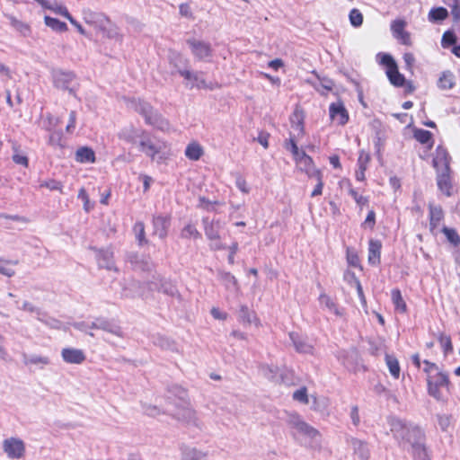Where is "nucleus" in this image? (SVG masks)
I'll return each instance as SVG.
<instances>
[{"instance_id": "2f4dec72", "label": "nucleus", "mask_w": 460, "mask_h": 460, "mask_svg": "<svg viewBox=\"0 0 460 460\" xmlns=\"http://www.w3.org/2000/svg\"><path fill=\"white\" fill-rule=\"evenodd\" d=\"M75 160L78 163H94L95 154L93 150L88 146H82L75 152Z\"/></svg>"}, {"instance_id": "bf43d9fd", "label": "nucleus", "mask_w": 460, "mask_h": 460, "mask_svg": "<svg viewBox=\"0 0 460 460\" xmlns=\"http://www.w3.org/2000/svg\"><path fill=\"white\" fill-rule=\"evenodd\" d=\"M380 56V64L386 66L387 70L393 68V66H396V63L393 57L389 54H378Z\"/></svg>"}, {"instance_id": "6e6d98bb", "label": "nucleus", "mask_w": 460, "mask_h": 460, "mask_svg": "<svg viewBox=\"0 0 460 460\" xmlns=\"http://www.w3.org/2000/svg\"><path fill=\"white\" fill-rule=\"evenodd\" d=\"M10 261L0 259V274L9 278L13 277L15 274V271L10 267Z\"/></svg>"}, {"instance_id": "a878e982", "label": "nucleus", "mask_w": 460, "mask_h": 460, "mask_svg": "<svg viewBox=\"0 0 460 460\" xmlns=\"http://www.w3.org/2000/svg\"><path fill=\"white\" fill-rule=\"evenodd\" d=\"M181 460H208V453L196 447L183 446L181 447Z\"/></svg>"}, {"instance_id": "79ce46f5", "label": "nucleus", "mask_w": 460, "mask_h": 460, "mask_svg": "<svg viewBox=\"0 0 460 460\" xmlns=\"http://www.w3.org/2000/svg\"><path fill=\"white\" fill-rule=\"evenodd\" d=\"M220 280L224 283L226 288L229 290H236L237 289V280L234 276H233L229 272H220L219 273Z\"/></svg>"}, {"instance_id": "c756f323", "label": "nucleus", "mask_w": 460, "mask_h": 460, "mask_svg": "<svg viewBox=\"0 0 460 460\" xmlns=\"http://www.w3.org/2000/svg\"><path fill=\"white\" fill-rule=\"evenodd\" d=\"M238 319L243 324L254 323L256 326L260 325L255 313L251 311L246 305H241L238 311Z\"/></svg>"}, {"instance_id": "69168bd1", "label": "nucleus", "mask_w": 460, "mask_h": 460, "mask_svg": "<svg viewBox=\"0 0 460 460\" xmlns=\"http://www.w3.org/2000/svg\"><path fill=\"white\" fill-rule=\"evenodd\" d=\"M349 193L354 199V200L358 206L362 207L367 204L368 199L366 197L358 194V192L354 189L350 188Z\"/></svg>"}, {"instance_id": "de8ad7c7", "label": "nucleus", "mask_w": 460, "mask_h": 460, "mask_svg": "<svg viewBox=\"0 0 460 460\" xmlns=\"http://www.w3.org/2000/svg\"><path fill=\"white\" fill-rule=\"evenodd\" d=\"M133 231L136 234V238L138 242L139 245H142L144 243H147V240L146 239V233H145V225L143 222H137L134 225Z\"/></svg>"}, {"instance_id": "7ed1b4c3", "label": "nucleus", "mask_w": 460, "mask_h": 460, "mask_svg": "<svg viewBox=\"0 0 460 460\" xmlns=\"http://www.w3.org/2000/svg\"><path fill=\"white\" fill-rule=\"evenodd\" d=\"M284 420L288 426L295 430V433L292 434L293 436L297 433L303 437L314 439L320 435L317 429L306 423L302 417L296 412H286Z\"/></svg>"}, {"instance_id": "393cba45", "label": "nucleus", "mask_w": 460, "mask_h": 460, "mask_svg": "<svg viewBox=\"0 0 460 460\" xmlns=\"http://www.w3.org/2000/svg\"><path fill=\"white\" fill-rule=\"evenodd\" d=\"M429 229L433 233L444 218V211L440 206L429 205Z\"/></svg>"}, {"instance_id": "4468645a", "label": "nucleus", "mask_w": 460, "mask_h": 460, "mask_svg": "<svg viewBox=\"0 0 460 460\" xmlns=\"http://www.w3.org/2000/svg\"><path fill=\"white\" fill-rule=\"evenodd\" d=\"M304 113L302 111L296 109L290 116L291 130L289 136L302 137L305 134L304 128Z\"/></svg>"}, {"instance_id": "4d7b16f0", "label": "nucleus", "mask_w": 460, "mask_h": 460, "mask_svg": "<svg viewBox=\"0 0 460 460\" xmlns=\"http://www.w3.org/2000/svg\"><path fill=\"white\" fill-rule=\"evenodd\" d=\"M294 400L300 402L302 403L307 404L308 403V396H307V390L305 387H302L298 390H296L293 394Z\"/></svg>"}, {"instance_id": "aec40b11", "label": "nucleus", "mask_w": 460, "mask_h": 460, "mask_svg": "<svg viewBox=\"0 0 460 460\" xmlns=\"http://www.w3.org/2000/svg\"><path fill=\"white\" fill-rule=\"evenodd\" d=\"M128 106L135 111L141 114L145 118L146 122L147 121V118H150L155 112L150 103L140 99H132L129 101Z\"/></svg>"}, {"instance_id": "0eeeda50", "label": "nucleus", "mask_w": 460, "mask_h": 460, "mask_svg": "<svg viewBox=\"0 0 460 460\" xmlns=\"http://www.w3.org/2000/svg\"><path fill=\"white\" fill-rule=\"evenodd\" d=\"M429 394L437 400H442V389H447L448 377L446 374L438 372L434 376H427Z\"/></svg>"}, {"instance_id": "58836bf2", "label": "nucleus", "mask_w": 460, "mask_h": 460, "mask_svg": "<svg viewBox=\"0 0 460 460\" xmlns=\"http://www.w3.org/2000/svg\"><path fill=\"white\" fill-rule=\"evenodd\" d=\"M386 75L390 83L397 87H401L404 84L405 78L404 76L398 71V67L393 66L390 70H386Z\"/></svg>"}, {"instance_id": "9d476101", "label": "nucleus", "mask_w": 460, "mask_h": 460, "mask_svg": "<svg viewBox=\"0 0 460 460\" xmlns=\"http://www.w3.org/2000/svg\"><path fill=\"white\" fill-rule=\"evenodd\" d=\"M288 335L296 352L309 355L314 354V346L306 336L296 332H291Z\"/></svg>"}, {"instance_id": "cd10ccee", "label": "nucleus", "mask_w": 460, "mask_h": 460, "mask_svg": "<svg viewBox=\"0 0 460 460\" xmlns=\"http://www.w3.org/2000/svg\"><path fill=\"white\" fill-rule=\"evenodd\" d=\"M381 242L378 240H370L368 244V262L372 265L380 263Z\"/></svg>"}, {"instance_id": "a211bd4d", "label": "nucleus", "mask_w": 460, "mask_h": 460, "mask_svg": "<svg viewBox=\"0 0 460 460\" xmlns=\"http://www.w3.org/2000/svg\"><path fill=\"white\" fill-rule=\"evenodd\" d=\"M318 300L321 307L324 310H327L329 313L333 314L337 317H343L345 315V309L341 307L331 296L325 293H322Z\"/></svg>"}, {"instance_id": "c03bdc74", "label": "nucleus", "mask_w": 460, "mask_h": 460, "mask_svg": "<svg viewBox=\"0 0 460 460\" xmlns=\"http://www.w3.org/2000/svg\"><path fill=\"white\" fill-rule=\"evenodd\" d=\"M447 15V10L444 7L432 8L429 13V19L431 22L443 21Z\"/></svg>"}, {"instance_id": "f03ea898", "label": "nucleus", "mask_w": 460, "mask_h": 460, "mask_svg": "<svg viewBox=\"0 0 460 460\" xmlns=\"http://www.w3.org/2000/svg\"><path fill=\"white\" fill-rule=\"evenodd\" d=\"M180 403L177 404L172 416L179 421L183 422L187 426H192L199 429H202V422L197 416V412L191 408L187 401V393L183 389H179Z\"/></svg>"}, {"instance_id": "13d9d810", "label": "nucleus", "mask_w": 460, "mask_h": 460, "mask_svg": "<svg viewBox=\"0 0 460 460\" xmlns=\"http://www.w3.org/2000/svg\"><path fill=\"white\" fill-rule=\"evenodd\" d=\"M19 309L29 312V313H34L37 316L41 314L40 308L35 306L33 304H31L29 301H23L21 306H18Z\"/></svg>"}, {"instance_id": "72a5a7b5", "label": "nucleus", "mask_w": 460, "mask_h": 460, "mask_svg": "<svg viewBox=\"0 0 460 460\" xmlns=\"http://www.w3.org/2000/svg\"><path fill=\"white\" fill-rule=\"evenodd\" d=\"M203 154V147L198 142L190 143L185 149L186 157L191 161H198Z\"/></svg>"}, {"instance_id": "b1692460", "label": "nucleus", "mask_w": 460, "mask_h": 460, "mask_svg": "<svg viewBox=\"0 0 460 460\" xmlns=\"http://www.w3.org/2000/svg\"><path fill=\"white\" fill-rule=\"evenodd\" d=\"M145 130L137 129L133 127L125 128L119 133V138L128 143L135 144L137 139H141Z\"/></svg>"}, {"instance_id": "473e14b6", "label": "nucleus", "mask_w": 460, "mask_h": 460, "mask_svg": "<svg viewBox=\"0 0 460 460\" xmlns=\"http://www.w3.org/2000/svg\"><path fill=\"white\" fill-rule=\"evenodd\" d=\"M146 123L155 127L162 131H167L170 128L169 122L156 111H155L150 118H147V121Z\"/></svg>"}, {"instance_id": "7c9ffc66", "label": "nucleus", "mask_w": 460, "mask_h": 460, "mask_svg": "<svg viewBox=\"0 0 460 460\" xmlns=\"http://www.w3.org/2000/svg\"><path fill=\"white\" fill-rule=\"evenodd\" d=\"M157 288L158 291L163 292L164 294L170 296H178L180 297L178 289L176 286L170 280L161 279H159V284L153 283Z\"/></svg>"}, {"instance_id": "5701e85b", "label": "nucleus", "mask_w": 460, "mask_h": 460, "mask_svg": "<svg viewBox=\"0 0 460 460\" xmlns=\"http://www.w3.org/2000/svg\"><path fill=\"white\" fill-rule=\"evenodd\" d=\"M22 359L25 366H37L40 369L50 364L49 357L38 354L27 355L23 353Z\"/></svg>"}, {"instance_id": "052dcab7", "label": "nucleus", "mask_w": 460, "mask_h": 460, "mask_svg": "<svg viewBox=\"0 0 460 460\" xmlns=\"http://www.w3.org/2000/svg\"><path fill=\"white\" fill-rule=\"evenodd\" d=\"M456 41V37L454 32L447 31L442 36V45L443 47H448L455 44Z\"/></svg>"}, {"instance_id": "e2e57ef3", "label": "nucleus", "mask_w": 460, "mask_h": 460, "mask_svg": "<svg viewBox=\"0 0 460 460\" xmlns=\"http://www.w3.org/2000/svg\"><path fill=\"white\" fill-rule=\"evenodd\" d=\"M317 181V184L314 190L311 193V197H316L323 193V175L322 173H318V175H314V177Z\"/></svg>"}, {"instance_id": "8fccbe9b", "label": "nucleus", "mask_w": 460, "mask_h": 460, "mask_svg": "<svg viewBox=\"0 0 460 460\" xmlns=\"http://www.w3.org/2000/svg\"><path fill=\"white\" fill-rule=\"evenodd\" d=\"M300 137H296L294 136H289V139L286 141L285 146L288 150H289L294 158L301 154L302 151H299L298 146L296 145V141L299 140Z\"/></svg>"}, {"instance_id": "4c0bfd02", "label": "nucleus", "mask_w": 460, "mask_h": 460, "mask_svg": "<svg viewBox=\"0 0 460 460\" xmlns=\"http://www.w3.org/2000/svg\"><path fill=\"white\" fill-rule=\"evenodd\" d=\"M37 320L51 329L61 330L63 328V323L61 321L48 315L44 312H41V314L37 316Z\"/></svg>"}, {"instance_id": "2eb2a0df", "label": "nucleus", "mask_w": 460, "mask_h": 460, "mask_svg": "<svg viewBox=\"0 0 460 460\" xmlns=\"http://www.w3.org/2000/svg\"><path fill=\"white\" fill-rule=\"evenodd\" d=\"M170 225V217L162 215L155 216L153 217V234L157 235L160 239H164L167 236Z\"/></svg>"}, {"instance_id": "c85d7f7f", "label": "nucleus", "mask_w": 460, "mask_h": 460, "mask_svg": "<svg viewBox=\"0 0 460 460\" xmlns=\"http://www.w3.org/2000/svg\"><path fill=\"white\" fill-rule=\"evenodd\" d=\"M142 287L140 282L137 280L128 281L123 288L122 296L128 298L136 296H143Z\"/></svg>"}, {"instance_id": "f257e3e1", "label": "nucleus", "mask_w": 460, "mask_h": 460, "mask_svg": "<svg viewBox=\"0 0 460 460\" xmlns=\"http://www.w3.org/2000/svg\"><path fill=\"white\" fill-rule=\"evenodd\" d=\"M388 423L391 433L401 447L411 449L414 458L426 460L424 434L418 426L396 417L389 418Z\"/></svg>"}, {"instance_id": "4be33fe9", "label": "nucleus", "mask_w": 460, "mask_h": 460, "mask_svg": "<svg viewBox=\"0 0 460 460\" xmlns=\"http://www.w3.org/2000/svg\"><path fill=\"white\" fill-rule=\"evenodd\" d=\"M97 330H102L120 338L124 336L120 326L102 317L97 318Z\"/></svg>"}, {"instance_id": "412c9836", "label": "nucleus", "mask_w": 460, "mask_h": 460, "mask_svg": "<svg viewBox=\"0 0 460 460\" xmlns=\"http://www.w3.org/2000/svg\"><path fill=\"white\" fill-rule=\"evenodd\" d=\"M202 223L204 226V232L208 240L219 239L220 238V229L221 223L217 221H209L208 217H204L202 219Z\"/></svg>"}, {"instance_id": "680f3d73", "label": "nucleus", "mask_w": 460, "mask_h": 460, "mask_svg": "<svg viewBox=\"0 0 460 460\" xmlns=\"http://www.w3.org/2000/svg\"><path fill=\"white\" fill-rule=\"evenodd\" d=\"M370 161V156L368 153L365 151H360L358 159V166L359 169L367 170V164Z\"/></svg>"}, {"instance_id": "1a4fd4ad", "label": "nucleus", "mask_w": 460, "mask_h": 460, "mask_svg": "<svg viewBox=\"0 0 460 460\" xmlns=\"http://www.w3.org/2000/svg\"><path fill=\"white\" fill-rule=\"evenodd\" d=\"M2 447L10 459H22L25 456V443L21 438L14 437L5 438Z\"/></svg>"}, {"instance_id": "ea45409f", "label": "nucleus", "mask_w": 460, "mask_h": 460, "mask_svg": "<svg viewBox=\"0 0 460 460\" xmlns=\"http://www.w3.org/2000/svg\"><path fill=\"white\" fill-rule=\"evenodd\" d=\"M391 297L395 310L400 313H405L407 305L402 296L401 291L397 288L393 289L391 292Z\"/></svg>"}, {"instance_id": "f3484780", "label": "nucleus", "mask_w": 460, "mask_h": 460, "mask_svg": "<svg viewBox=\"0 0 460 460\" xmlns=\"http://www.w3.org/2000/svg\"><path fill=\"white\" fill-rule=\"evenodd\" d=\"M61 358L67 364L79 365L85 361L86 356L83 349L75 348H64Z\"/></svg>"}, {"instance_id": "e433bc0d", "label": "nucleus", "mask_w": 460, "mask_h": 460, "mask_svg": "<svg viewBox=\"0 0 460 460\" xmlns=\"http://www.w3.org/2000/svg\"><path fill=\"white\" fill-rule=\"evenodd\" d=\"M39 3L43 8L53 11L57 14H60L68 20V17L71 16L66 7L58 4H50L46 0H35Z\"/></svg>"}, {"instance_id": "6e6552de", "label": "nucleus", "mask_w": 460, "mask_h": 460, "mask_svg": "<svg viewBox=\"0 0 460 460\" xmlns=\"http://www.w3.org/2000/svg\"><path fill=\"white\" fill-rule=\"evenodd\" d=\"M178 74L187 80L186 86L198 89H213L211 84H208L202 72L191 71L188 68H179Z\"/></svg>"}, {"instance_id": "49530a36", "label": "nucleus", "mask_w": 460, "mask_h": 460, "mask_svg": "<svg viewBox=\"0 0 460 460\" xmlns=\"http://www.w3.org/2000/svg\"><path fill=\"white\" fill-rule=\"evenodd\" d=\"M188 60L180 54H172L170 57V64L174 67L172 73H178L179 68H187Z\"/></svg>"}, {"instance_id": "774afa93", "label": "nucleus", "mask_w": 460, "mask_h": 460, "mask_svg": "<svg viewBox=\"0 0 460 460\" xmlns=\"http://www.w3.org/2000/svg\"><path fill=\"white\" fill-rule=\"evenodd\" d=\"M447 4L451 7L452 14L456 19H460V4L458 0H447Z\"/></svg>"}, {"instance_id": "a19ab883", "label": "nucleus", "mask_w": 460, "mask_h": 460, "mask_svg": "<svg viewBox=\"0 0 460 460\" xmlns=\"http://www.w3.org/2000/svg\"><path fill=\"white\" fill-rule=\"evenodd\" d=\"M385 362L388 367L390 374L394 378H399L401 368L398 360L394 356L387 354L385 355Z\"/></svg>"}, {"instance_id": "f8f14e48", "label": "nucleus", "mask_w": 460, "mask_h": 460, "mask_svg": "<svg viewBox=\"0 0 460 460\" xmlns=\"http://www.w3.org/2000/svg\"><path fill=\"white\" fill-rule=\"evenodd\" d=\"M75 75L72 72L57 70L53 72V82L57 88L68 91L72 95H75V89L70 87V84L74 81Z\"/></svg>"}, {"instance_id": "0e129e2a", "label": "nucleus", "mask_w": 460, "mask_h": 460, "mask_svg": "<svg viewBox=\"0 0 460 460\" xmlns=\"http://www.w3.org/2000/svg\"><path fill=\"white\" fill-rule=\"evenodd\" d=\"M333 85H334V84L331 79H329L327 77H323V78H319V85L314 84V88L317 91H320L319 87H322L323 89H324L326 91H331L332 89Z\"/></svg>"}, {"instance_id": "a18cd8bd", "label": "nucleus", "mask_w": 460, "mask_h": 460, "mask_svg": "<svg viewBox=\"0 0 460 460\" xmlns=\"http://www.w3.org/2000/svg\"><path fill=\"white\" fill-rule=\"evenodd\" d=\"M44 20H45L46 25L56 31H65L67 30L66 24L63 22H60L59 20H58L56 18L45 16Z\"/></svg>"}, {"instance_id": "3c124183", "label": "nucleus", "mask_w": 460, "mask_h": 460, "mask_svg": "<svg viewBox=\"0 0 460 460\" xmlns=\"http://www.w3.org/2000/svg\"><path fill=\"white\" fill-rule=\"evenodd\" d=\"M201 236L200 233L197 230V228L191 225H187L181 231L182 238H194L198 239Z\"/></svg>"}, {"instance_id": "dca6fc26", "label": "nucleus", "mask_w": 460, "mask_h": 460, "mask_svg": "<svg viewBox=\"0 0 460 460\" xmlns=\"http://www.w3.org/2000/svg\"><path fill=\"white\" fill-rule=\"evenodd\" d=\"M295 161L299 169L305 172L310 178L321 172L314 167L313 159L305 152H301V154L295 158Z\"/></svg>"}, {"instance_id": "5fc2aeb1", "label": "nucleus", "mask_w": 460, "mask_h": 460, "mask_svg": "<svg viewBox=\"0 0 460 460\" xmlns=\"http://www.w3.org/2000/svg\"><path fill=\"white\" fill-rule=\"evenodd\" d=\"M438 341L444 349L445 354H447L453 350L451 338L448 335L441 333L438 337Z\"/></svg>"}, {"instance_id": "338daca9", "label": "nucleus", "mask_w": 460, "mask_h": 460, "mask_svg": "<svg viewBox=\"0 0 460 460\" xmlns=\"http://www.w3.org/2000/svg\"><path fill=\"white\" fill-rule=\"evenodd\" d=\"M8 19L10 20V23L13 27L19 30L22 32H25L29 31V27L24 24L22 22L17 20L15 17L9 15Z\"/></svg>"}, {"instance_id": "20e7f679", "label": "nucleus", "mask_w": 460, "mask_h": 460, "mask_svg": "<svg viewBox=\"0 0 460 460\" xmlns=\"http://www.w3.org/2000/svg\"><path fill=\"white\" fill-rule=\"evenodd\" d=\"M166 145L164 142H154L146 132L139 140V151L149 156L152 160H164L166 158Z\"/></svg>"}, {"instance_id": "9b49d317", "label": "nucleus", "mask_w": 460, "mask_h": 460, "mask_svg": "<svg viewBox=\"0 0 460 460\" xmlns=\"http://www.w3.org/2000/svg\"><path fill=\"white\" fill-rule=\"evenodd\" d=\"M83 19L86 23L93 25L100 31H105L107 25L110 24V20L105 14L93 12L90 9L83 10Z\"/></svg>"}, {"instance_id": "6ab92c4d", "label": "nucleus", "mask_w": 460, "mask_h": 460, "mask_svg": "<svg viewBox=\"0 0 460 460\" xmlns=\"http://www.w3.org/2000/svg\"><path fill=\"white\" fill-rule=\"evenodd\" d=\"M406 22L403 20H394L391 23V31L395 39H397L402 44L410 45L411 38L409 32L404 29Z\"/></svg>"}, {"instance_id": "ddd939ff", "label": "nucleus", "mask_w": 460, "mask_h": 460, "mask_svg": "<svg viewBox=\"0 0 460 460\" xmlns=\"http://www.w3.org/2000/svg\"><path fill=\"white\" fill-rule=\"evenodd\" d=\"M329 113L331 119L338 125H345L349 120L348 111L341 101L332 102L330 105Z\"/></svg>"}, {"instance_id": "09e8293b", "label": "nucleus", "mask_w": 460, "mask_h": 460, "mask_svg": "<svg viewBox=\"0 0 460 460\" xmlns=\"http://www.w3.org/2000/svg\"><path fill=\"white\" fill-rule=\"evenodd\" d=\"M49 144L54 147L63 148L66 145L63 135L59 131H54L50 134Z\"/></svg>"}, {"instance_id": "423d86ee", "label": "nucleus", "mask_w": 460, "mask_h": 460, "mask_svg": "<svg viewBox=\"0 0 460 460\" xmlns=\"http://www.w3.org/2000/svg\"><path fill=\"white\" fill-rule=\"evenodd\" d=\"M187 44L191 54L199 61H209L213 56V49L208 42L196 38H190L187 40Z\"/></svg>"}, {"instance_id": "37998d69", "label": "nucleus", "mask_w": 460, "mask_h": 460, "mask_svg": "<svg viewBox=\"0 0 460 460\" xmlns=\"http://www.w3.org/2000/svg\"><path fill=\"white\" fill-rule=\"evenodd\" d=\"M442 232L450 243L456 247L460 246V235L457 234L456 229L444 226L442 228Z\"/></svg>"}, {"instance_id": "bb28decb", "label": "nucleus", "mask_w": 460, "mask_h": 460, "mask_svg": "<svg viewBox=\"0 0 460 460\" xmlns=\"http://www.w3.org/2000/svg\"><path fill=\"white\" fill-rule=\"evenodd\" d=\"M98 263L102 268L117 271L113 261V252L111 250H102L98 255Z\"/></svg>"}, {"instance_id": "f704fd0d", "label": "nucleus", "mask_w": 460, "mask_h": 460, "mask_svg": "<svg viewBox=\"0 0 460 460\" xmlns=\"http://www.w3.org/2000/svg\"><path fill=\"white\" fill-rule=\"evenodd\" d=\"M456 84L455 76L450 71H444L438 80V87L440 90H450Z\"/></svg>"}, {"instance_id": "864d4df0", "label": "nucleus", "mask_w": 460, "mask_h": 460, "mask_svg": "<svg viewBox=\"0 0 460 460\" xmlns=\"http://www.w3.org/2000/svg\"><path fill=\"white\" fill-rule=\"evenodd\" d=\"M414 137L421 144L429 143L432 138V134L424 129H417L414 132Z\"/></svg>"}, {"instance_id": "c9c22d12", "label": "nucleus", "mask_w": 460, "mask_h": 460, "mask_svg": "<svg viewBox=\"0 0 460 460\" xmlns=\"http://www.w3.org/2000/svg\"><path fill=\"white\" fill-rule=\"evenodd\" d=\"M354 453L357 454L362 459H367L369 457V449L367 445L359 439L351 438L349 441Z\"/></svg>"}, {"instance_id": "603ef678", "label": "nucleus", "mask_w": 460, "mask_h": 460, "mask_svg": "<svg viewBox=\"0 0 460 460\" xmlns=\"http://www.w3.org/2000/svg\"><path fill=\"white\" fill-rule=\"evenodd\" d=\"M349 17L351 25L354 27H359L363 22V15L358 9H352L349 12Z\"/></svg>"}, {"instance_id": "39448f33", "label": "nucleus", "mask_w": 460, "mask_h": 460, "mask_svg": "<svg viewBox=\"0 0 460 460\" xmlns=\"http://www.w3.org/2000/svg\"><path fill=\"white\" fill-rule=\"evenodd\" d=\"M434 166L437 168V184L440 191L446 196L450 197L452 195V183L450 178V168L449 164L446 160L433 161Z\"/></svg>"}]
</instances>
